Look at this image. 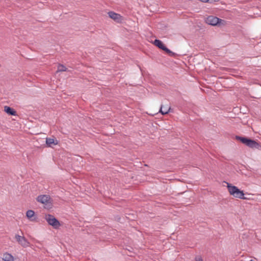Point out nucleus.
<instances>
[{
  "label": "nucleus",
  "mask_w": 261,
  "mask_h": 261,
  "mask_svg": "<svg viewBox=\"0 0 261 261\" xmlns=\"http://www.w3.org/2000/svg\"><path fill=\"white\" fill-rule=\"evenodd\" d=\"M4 111L6 113L9 115L12 116H15L16 115L15 111H14V109H12L11 108L8 106H5L4 107Z\"/></svg>",
  "instance_id": "nucleus-12"
},
{
  "label": "nucleus",
  "mask_w": 261,
  "mask_h": 261,
  "mask_svg": "<svg viewBox=\"0 0 261 261\" xmlns=\"http://www.w3.org/2000/svg\"><path fill=\"white\" fill-rule=\"evenodd\" d=\"M26 217L27 218L32 222H35L37 221V217L35 213L33 210H28L26 212Z\"/></svg>",
  "instance_id": "nucleus-9"
},
{
  "label": "nucleus",
  "mask_w": 261,
  "mask_h": 261,
  "mask_svg": "<svg viewBox=\"0 0 261 261\" xmlns=\"http://www.w3.org/2000/svg\"><path fill=\"white\" fill-rule=\"evenodd\" d=\"M237 139L240 140L242 143L250 148H256L258 149H261V145L254 140L238 136L237 137Z\"/></svg>",
  "instance_id": "nucleus-2"
},
{
  "label": "nucleus",
  "mask_w": 261,
  "mask_h": 261,
  "mask_svg": "<svg viewBox=\"0 0 261 261\" xmlns=\"http://www.w3.org/2000/svg\"><path fill=\"white\" fill-rule=\"evenodd\" d=\"M153 44L159 48L163 50L166 53L172 56L174 55V53L171 51L170 49L167 48L164 43L160 40L155 39L154 41Z\"/></svg>",
  "instance_id": "nucleus-5"
},
{
  "label": "nucleus",
  "mask_w": 261,
  "mask_h": 261,
  "mask_svg": "<svg viewBox=\"0 0 261 261\" xmlns=\"http://www.w3.org/2000/svg\"><path fill=\"white\" fill-rule=\"evenodd\" d=\"M37 201L45 205L51 204L50 197L48 195H40L37 197Z\"/></svg>",
  "instance_id": "nucleus-6"
},
{
  "label": "nucleus",
  "mask_w": 261,
  "mask_h": 261,
  "mask_svg": "<svg viewBox=\"0 0 261 261\" xmlns=\"http://www.w3.org/2000/svg\"><path fill=\"white\" fill-rule=\"evenodd\" d=\"M58 144V141L54 138H46V144L47 147H53V146Z\"/></svg>",
  "instance_id": "nucleus-10"
},
{
  "label": "nucleus",
  "mask_w": 261,
  "mask_h": 261,
  "mask_svg": "<svg viewBox=\"0 0 261 261\" xmlns=\"http://www.w3.org/2000/svg\"><path fill=\"white\" fill-rule=\"evenodd\" d=\"M45 220L50 225H51L55 228H58L60 226L59 221L51 215L46 216Z\"/></svg>",
  "instance_id": "nucleus-4"
},
{
  "label": "nucleus",
  "mask_w": 261,
  "mask_h": 261,
  "mask_svg": "<svg viewBox=\"0 0 261 261\" xmlns=\"http://www.w3.org/2000/svg\"><path fill=\"white\" fill-rule=\"evenodd\" d=\"M195 261H203V259L201 257H197L195 258Z\"/></svg>",
  "instance_id": "nucleus-16"
},
{
  "label": "nucleus",
  "mask_w": 261,
  "mask_h": 261,
  "mask_svg": "<svg viewBox=\"0 0 261 261\" xmlns=\"http://www.w3.org/2000/svg\"><path fill=\"white\" fill-rule=\"evenodd\" d=\"M108 14L111 19L117 22H121L123 20L122 16L114 12L110 11L109 12Z\"/></svg>",
  "instance_id": "nucleus-8"
},
{
  "label": "nucleus",
  "mask_w": 261,
  "mask_h": 261,
  "mask_svg": "<svg viewBox=\"0 0 261 261\" xmlns=\"http://www.w3.org/2000/svg\"><path fill=\"white\" fill-rule=\"evenodd\" d=\"M66 68L63 65H59L58 67L57 71H66Z\"/></svg>",
  "instance_id": "nucleus-14"
},
{
  "label": "nucleus",
  "mask_w": 261,
  "mask_h": 261,
  "mask_svg": "<svg viewBox=\"0 0 261 261\" xmlns=\"http://www.w3.org/2000/svg\"><path fill=\"white\" fill-rule=\"evenodd\" d=\"M229 194L235 198L245 199L244 191L239 189L237 187L226 181H224Z\"/></svg>",
  "instance_id": "nucleus-1"
},
{
  "label": "nucleus",
  "mask_w": 261,
  "mask_h": 261,
  "mask_svg": "<svg viewBox=\"0 0 261 261\" xmlns=\"http://www.w3.org/2000/svg\"><path fill=\"white\" fill-rule=\"evenodd\" d=\"M3 261H14L13 256L10 253H5L2 257Z\"/></svg>",
  "instance_id": "nucleus-11"
},
{
  "label": "nucleus",
  "mask_w": 261,
  "mask_h": 261,
  "mask_svg": "<svg viewBox=\"0 0 261 261\" xmlns=\"http://www.w3.org/2000/svg\"><path fill=\"white\" fill-rule=\"evenodd\" d=\"M199 1L202 3H214L217 2H218L219 0H199Z\"/></svg>",
  "instance_id": "nucleus-15"
},
{
  "label": "nucleus",
  "mask_w": 261,
  "mask_h": 261,
  "mask_svg": "<svg viewBox=\"0 0 261 261\" xmlns=\"http://www.w3.org/2000/svg\"><path fill=\"white\" fill-rule=\"evenodd\" d=\"M15 239L19 243V244H20L23 247H28L30 246L29 242L23 236H20L18 234H16L15 235Z\"/></svg>",
  "instance_id": "nucleus-7"
},
{
  "label": "nucleus",
  "mask_w": 261,
  "mask_h": 261,
  "mask_svg": "<svg viewBox=\"0 0 261 261\" xmlns=\"http://www.w3.org/2000/svg\"><path fill=\"white\" fill-rule=\"evenodd\" d=\"M205 22L211 25H224L225 21L224 20L219 19V18L214 16H209L205 18Z\"/></svg>",
  "instance_id": "nucleus-3"
},
{
  "label": "nucleus",
  "mask_w": 261,
  "mask_h": 261,
  "mask_svg": "<svg viewBox=\"0 0 261 261\" xmlns=\"http://www.w3.org/2000/svg\"><path fill=\"white\" fill-rule=\"evenodd\" d=\"M169 111V109H165L163 106L161 107L160 112L163 114L165 115L168 113Z\"/></svg>",
  "instance_id": "nucleus-13"
}]
</instances>
